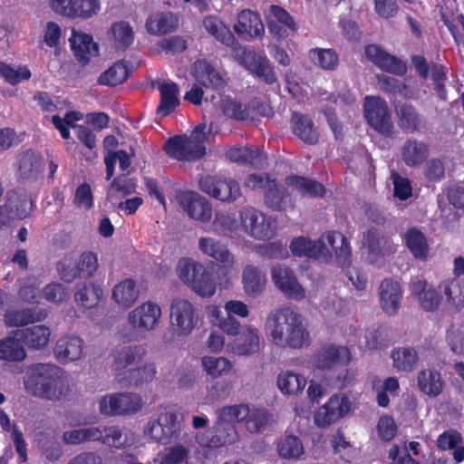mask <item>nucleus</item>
Returning a JSON list of instances; mask_svg holds the SVG:
<instances>
[{
  "mask_svg": "<svg viewBox=\"0 0 464 464\" xmlns=\"http://www.w3.org/2000/svg\"><path fill=\"white\" fill-rule=\"evenodd\" d=\"M203 24L206 30L217 40L233 48L235 59L248 72L258 76L268 84L276 81L274 68L264 53H256L239 46L228 27L215 17H206Z\"/></svg>",
  "mask_w": 464,
  "mask_h": 464,
  "instance_id": "obj_1",
  "label": "nucleus"
},
{
  "mask_svg": "<svg viewBox=\"0 0 464 464\" xmlns=\"http://www.w3.org/2000/svg\"><path fill=\"white\" fill-rule=\"evenodd\" d=\"M24 387L36 397L57 401L68 391L66 372L53 363H34L29 366L24 377Z\"/></svg>",
  "mask_w": 464,
  "mask_h": 464,
  "instance_id": "obj_2",
  "label": "nucleus"
},
{
  "mask_svg": "<svg viewBox=\"0 0 464 464\" xmlns=\"http://www.w3.org/2000/svg\"><path fill=\"white\" fill-rule=\"evenodd\" d=\"M249 413L246 404L224 406L218 411L214 431L207 430L196 435V441L203 449H217L234 443L237 440L235 423L244 421Z\"/></svg>",
  "mask_w": 464,
  "mask_h": 464,
  "instance_id": "obj_3",
  "label": "nucleus"
},
{
  "mask_svg": "<svg viewBox=\"0 0 464 464\" xmlns=\"http://www.w3.org/2000/svg\"><path fill=\"white\" fill-rule=\"evenodd\" d=\"M265 202L273 210H285L292 205L291 194L299 193L305 197L322 196L324 188L322 184L305 178L292 176L285 179L287 191L281 189L274 180H266Z\"/></svg>",
  "mask_w": 464,
  "mask_h": 464,
  "instance_id": "obj_4",
  "label": "nucleus"
},
{
  "mask_svg": "<svg viewBox=\"0 0 464 464\" xmlns=\"http://www.w3.org/2000/svg\"><path fill=\"white\" fill-rule=\"evenodd\" d=\"M200 314L188 299L175 298L169 305V324L177 337L186 338L199 327Z\"/></svg>",
  "mask_w": 464,
  "mask_h": 464,
  "instance_id": "obj_5",
  "label": "nucleus"
},
{
  "mask_svg": "<svg viewBox=\"0 0 464 464\" xmlns=\"http://www.w3.org/2000/svg\"><path fill=\"white\" fill-rule=\"evenodd\" d=\"M177 420L178 415L175 412L160 411L149 419L143 428V435L150 441L168 444L179 436Z\"/></svg>",
  "mask_w": 464,
  "mask_h": 464,
  "instance_id": "obj_6",
  "label": "nucleus"
},
{
  "mask_svg": "<svg viewBox=\"0 0 464 464\" xmlns=\"http://www.w3.org/2000/svg\"><path fill=\"white\" fill-rule=\"evenodd\" d=\"M357 407V402L349 395L334 394L315 411L314 421L318 427H329L348 416Z\"/></svg>",
  "mask_w": 464,
  "mask_h": 464,
  "instance_id": "obj_7",
  "label": "nucleus"
},
{
  "mask_svg": "<svg viewBox=\"0 0 464 464\" xmlns=\"http://www.w3.org/2000/svg\"><path fill=\"white\" fill-rule=\"evenodd\" d=\"M240 226L244 232L257 240H267L276 235V223L272 217L266 216L252 207H246L239 212Z\"/></svg>",
  "mask_w": 464,
  "mask_h": 464,
  "instance_id": "obj_8",
  "label": "nucleus"
},
{
  "mask_svg": "<svg viewBox=\"0 0 464 464\" xmlns=\"http://www.w3.org/2000/svg\"><path fill=\"white\" fill-rule=\"evenodd\" d=\"M162 309L153 301L140 303L128 314L129 324L139 333H150L156 330L161 322Z\"/></svg>",
  "mask_w": 464,
  "mask_h": 464,
  "instance_id": "obj_9",
  "label": "nucleus"
},
{
  "mask_svg": "<svg viewBox=\"0 0 464 464\" xmlns=\"http://www.w3.org/2000/svg\"><path fill=\"white\" fill-rule=\"evenodd\" d=\"M263 338L253 324H244L238 334L227 343V352L237 357L254 356L261 351Z\"/></svg>",
  "mask_w": 464,
  "mask_h": 464,
  "instance_id": "obj_10",
  "label": "nucleus"
},
{
  "mask_svg": "<svg viewBox=\"0 0 464 464\" xmlns=\"http://www.w3.org/2000/svg\"><path fill=\"white\" fill-rule=\"evenodd\" d=\"M199 188L209 197L222 202L231 203L241 197L239 184L230 178L207 176L199 180Z\"/></svg>",
  "mask_w": 464,
  "mask_h": 464,
  "instance_id": "obj_11",
  "label": "nucleus"
},
{
  "mask_svg": "<svg viewBox=\"0 0 464 464\" xmlns=\"http://www.w3.org/2000/svg\"><path fill=\"white\" fill-rule=\"evenodd\" d=\"M319 246H324L327 256H320L324 262L332 261L344 266L351 264V248L346 237L340 232L328 231L321 235L318 239Z\"/></svg>",
  "mask_w": 464,
  "mask_h": 464,
  "instance_id": "obj_12",
  "label": "nucleus"
},
{
  "mask_svg": "<svg viewBox=\"0 0 464 464\" xmlns=\"http://www.w3.org/2000/svg\"><path fill=\"white\" fill-rule=\"evenodd\" d=\"M363 113L368 124L378 132L389 134L392 129L391 113L384 100L377 96H366Z\"/></svg>",
  "mask_w": 464,
  "mask_h": 464,
  "instance_id": "obj_13",
  "label": "nucleus"
},
{
  "mask_svg": "<svg viewBox=\"0 0 464 464\" xmlns=\"http://www.w3.org/2000/svg\"><path fill=\"white\" fill-rule=\"evenodd\" d=\"M271 278L276 287L286 297L295 301L305 298L304 288L289 267L283 265L274 266L271 269Z\"/></svg>",
  "mask_w": 464,
  "mask_h": 464,
  "instance_id": "obj_14",
  "label": "nucleus"
},
{
  "mask_svg": "<svg viewBox=\"0 0 464 464\" xmlns=\"http://www.w3.org/2000/svg\"><path fill=\"white\" fill-rule=\"evenodd\" d=\"M296 312L290 307H281L270 312L266 318L264 331L267 339L278 346L284 341V334L287 325L291 324Z\"/></svg>",
  "mask_w": 464,
  "mask_h": 464,
  "instance_id": "obj_15",
  "label": "nucleus"
},
{
  "mask_svg": "<svg viewBox=\"0 0 464 464\" xmlns=\"http://www.w3.org/2000/svg\"><path fill=\"white\" fill-rule=\"evenodd\" d=\"M352 361V354L346 346L326 344L313 357L314 370H330L335 365H347Z\"/></svg>",
  "mask_w": 464,
  "mask_h": 464,
  "instance_id": "obj_16",
  "label": "nucleus"
},
{
  "mask_svg": "<svg viewBox=\"0 0 464 464\" xmlns=\"http://www.w3.org/2000/svg\"><path fill=\"white\" fill-rule=\"evenodd\" d=\"M177 198L179 206L190 218L201 223H207L211 219V203L199 194L186 191L179 194Z\"/></svg>",
  "mask_w": 464,
  "mask_h": 464,
  "instance_id": "obj_17",
  "label": "nucleus"
},
{
  "mask_svg": "<svg viewBox=\"0 0 464 464\" xmlns=\"http://www.w3.org/2000/svg\"><path fill=\"white\" fill-rule=\"evenodd\" d=\"M166 153L178 160H197L202 158L206 152L204 146L193 145L186 136H175L165 144Z\"/></svg>",
  "mask_w": 464,
  "mask_h": 464,
  "instance_id": "obj_18",
  "label": "nucleus"
},
{
  "mask_svg": "<svg viewBox=\"0 0 464 464\" xmlns=\"http://www.w3.org/2000/svg\"><path fill=\"white\" fill-rule=\"evenodd\" d=\"M84 341L74 334L61 336L54 346L55 358L62 363H68L80 360L83 355Z\"/></svg>",
  "mask_w": 464,
  "mask_h": 464,
  "instance_id": "obj_19",
  "label": "nucleus"
},
{
  "mask_svg": "<svg viewBox=\"0 0 464 464\" xmlns=\"http://www.w3.org/2000/svg\"><path fill=\"white\" fill-rule=\"evenodd\" d=\"M410 290L424 311H436L441 304L442 297L440 292L426 281L416 280L412 282Z\"/></svg>",
  "mask_w": 464,
  "mask_h": 464,
  "instance_id": "obj_20",
  "label": "nucleus"
},
{
  "mask_svg": "<svg viewBox=\"0 0 464 464\" xmlns=\"http://www.w3.org/2000/svg\"><path fill=\"white\" fill-rule=\"evenodd\" d=\"M365 55L382 71L397 75H402L406 72V65L401 60L384 52L378 45H368L365 48Z\"/></svg>",
  "mask_w": 464,
  "mask_h": 464,
  "instance_id": "obj_21",
  "label": "nucleus"
},
{
  "mask_svg": "<svg viewBox=\"0 0 464 464\" xmlns=\"http://www.w3.org/2000/svg\"><path fill=\"white\" fill-rule=\"evenodd\" d=\"M290 323L284 334L285 340L280 342L278 347L301 349L309 346L311 343L310 334L304 324L302 316L296 313Z\"/></svg>",
  "mask_w": 464,
  "mask_h": 464,
  "instance_id": "obj_22",
  "label": "nucleus"
},
{
  "mask_svg": "<svg viewBox=\"0 0 464 464\" xmlns=\"http://www.w3.org/2000/svg\"><path fill=\"white\" fill-rule=\"evenodd\" d=\"M379 295L382 311L390 315L397 314L402 300V290L400 284L391 279L383 280L380 285Z\"/></svg>",
  "mask_w": 464,
  "mask_h": 464,
  "instance_id": "obj_23",
  "label": "nucleus"
},
{
  "mask_svg": "<svg viewBox=\"0 0 464 464\" xmlns=\"http://www.w3.org/2000/svg\"><path fill=\"white\" fill-rule=\"evenodd\" d=\"M196 82L208 88H220L225 84L224 77L219 70L206 60L196 61L191 68Z\"/></svg>",
  "mask_w": 464,
  "mask_h": 464,
  "instance_id": "obj_24",
  "label": "nucleus"
},
{
  "mask_svg": "<svg viewBox=\"0 0 464 464\" xmlns=\"http://www.w3.org/2000/svg\"><path fill=\"white\" fill-rule=\"evenodd\" d=\"M19 331H13L0 339V361L6 362H21L27 357L24 345L17 336Z\"/></svg>",
  "mask_w": 464,
  "mask_h": 464,
  "instance_id": "obj_25",
  "label": "nucleus"
},
{
  "mask_svg": "<svg viewBox=\"0 0 464 464\" xmlns=\"http://www.w3.org/2000/svg\"><path fill=\"white\" fill-rule=\"evenodd\" d=\"M269 31L277 38L287 36V30L295 32L296 24L288 12L278 5H271L267 16Z\"/></svg>",
  "mask_w": 464,
  "mask_h": 464,
  "instance_id": "obj_26",
  "label": "nucleus"
},
{
  "mask_svg": "<svg viewBox=\"0 0 464 464\" xmlns=\"http://www.w3.org/2000/svg\"><path fill=\"white\" fill-rule=\"evenodd\" d=\"M200 367L211 379L225 377L234 371L233 362L222 355L205 354L201 356Z\"/></svg>",
  "mask_w": 464,
  "mask_h": 464,
  "instance_id": "obj_27",
  "label": "nucleus"
},
{
  "mask_svg": "<svg viewBox=\"0 0 464 464\" xmlns=\"http://www.w3.org/2000/svg\"><path fill=\"white\" fill-rule=\"evenodd\" d=\"M234 30L246 38L258 37L265 32L260 16L250 10H244L238 14Z\"/></svg>",
  "mask_w": 464,
  "mask_h": 464,
  "instance_id": "obj_28",
  "label": "nucleus"
},
{
  "mask_svg": "<svg viewBox=\"0 0 464 464\" xmlns=\"http://www.w3.org/2000/svg\"><path fill=\"white\" fill-rule=\"evenodd\" d=\"M266 273L254 265H246L242 271V285L244 292L250 297H256L266 287Z\"/></svg>",
  "mask_w": 464,
  "mask_h": 464,
  "instance_id": "obj_29",
  "label": "nucleus"
},
{
  "mask_svg": "<svg viewBox=\"0 0 464 464\" xmlns=\"http://www.w3.org/2000/svg\"><path fill=\"white\" fill-rule=\"evenodd\" d=\"M306 384V378L292 370L281 371L276 377V386L285 396H298Z\"/></svg>",
  "mask_w": 464,
  "mask_h": 464,
  "instance_id": "obj_30",
  "label": "nucleus"
},
{
  "mask_svg": "<svg viewBox=\"0 0 464 464\" xmlns=\"http://www.w3.org/2000/svg\"><path fill=\"white\" fill-rule=\"evenodd\" d=\"M69 41L74 55L82 63H87L98 54L97 44L85 33L73 31Z\"/></svg>",
  "mask_w": 464,
  "mask_h": 464,
  "instance_id": "obj_31",
  "label": "nucleus"
},
{
  "mask_svg": "<svg viewBox=\"0 0 464 464\" xmlns=\"http://www.w3.org/2000/svg\"><path fill=\"white\" fill-rule=\"evenodd\" d=\"M198 247L203 255L209 256L220 263L230 266L235 263L234 256L227 250V246L213 237H199Z\"/></svg>",
  "mask_w": 464,
  "mask_h": 464,
  "instance_id": "obj_32",
  "label": "nucleus"
},
{
  "mask_svg": "<svg viewBox=\"0 0 464 464\" xmlns=\"http://www.w3.org/2000/svg\"><path fill=\"white\" fill-rule=\"evenodd\" d=\"M179 25L178 17L172 13H154L146 21L147 31L153 35L173 32Z\"/></svg>",
  "mask_w": 464,
  "mask_h": 464,
  "instance_id": "obj_33",
  "label": "nucleus"
},
{
  "mask_svg": "<svg viewBox=\"0 0 464 464\" xmlns=\"http://www.w3.org/2000/svg\"><path fill=\"white\" fill-rule=\"evenodd\" d=\"M140 291L134 280L127 278L112 289L111 298L121 308L130 307L139 298Z\"/></svg>",
  "mask_w": 464,
  "mask_h": 464,
  "instance_id": "obj_34",
  "label": "nucleus"
},
{
  "mask_svg": "<svg viewBox=\"0 0 464 464\" xmlns=\"http://www.w3.org/2000/svg\"><path fill=\"white\" fill-rule=\"evenodd\" d=\"M392 366L398 372H410L415 369L419 362L417 350L410 346L393 348L391 352Z\"/></svg>",
  "mask_w": 464,
  "mask_h": 464,
  "instance_id": "obj_35",
  "label": "nucleus"
},
{
  "mask_svg": "<svg viewBox=\"0 0 464 464\" xmlns=\"http://www.w3.org/2000/svg\"><path fill=\"white\" fill-rule=\"evenodd\" d=\"M367 248L369 250V259L375 263L379 256H384L393 251V244L390 238L381 236L376 230H369L366 236Z\"/></svg>",
  "mask_w": 464,
  "mask_h": 464,
  "instance_id": "obj_36",
  "label": "nucleus"
},
{
  "mask_svg": "<svg viewBox=\"0 0 464 464\" xmlns=\"http://www.w3.org/2000/svg\"><path fill=\"white\" fill-rule=\"evenodd\" d=\"M18 334L28 348L40 350L48 344L51 331L47 326L40 324L24 328Z\"/></svg>",
  "mask_w": 464,
  "mask_h": 464,
  "instance_id": "obj_37",
  "label": "nucleus"
},
{
  "mask_svg": "<svg viewBox=\"0 0 464 464\" xmlns=\"http://www.w3.org/2000/svg\"><path fill=\"white\" fill-rule=\"evenodd\" d=\"M289 248L294 256L299 257L321 259L320 256H327L324 246H319L318 240L314 241L304 237H295Z\"/></svg>",
  "mask_w": 464,
  "mask_h": 464,
  "instance_id": "obj_38",
  "label": "nucleus"
},
{
  "mask_svg": "<svg viewBox=\"0 0 464 464\" xmlns=\"http://www.w3.org/2000/svg\"><path fill=\"white\" fill-rule=\"evenodd\" d=\"M419 389L426 395L437 397L443 390L440 373L433 369H424L417 375Z\"/></svg>",
  "mask_w": 464,
  "mask_h": 464,
  "instance_id": "obj_39",
  "label": "nucleus"
},
{
  "mask_svg": "<svg viewBox=\"0 0 464 464\" xmlns=\"http://www.w3.org/2000/svg\"><path fill=\"white\" fill-rule=\"evenodd\" d=\"M109 37L116 49L125 50L134 41V31L129 22L118 21L111 25Z\"/></svg>",
  "mask_w": 464,
  "mask_h": 464,
  "instance_id": "obj_40",
  "label": "nucleus"
},
{
  "mask_svg": "<svg viewBox=\"0 0 464 464\" xmlns=\"http://www.w3.org/2000/svg\"><path fill=\"white\" fill-rule=\"evenodd\" d=\"M160 103L157 108V114L165 117L179 105V88L174 82L160 84Z\"/></svg>",
  "mask_w": 464,
  "mask_h": 464,
  "instance_id": "obj_41",
  "label": "nucleus"
},
{
  "mask_svg": "<svg viewBox=\"0 0 464 464\" xmlns=\"http://www.w3.org/2000/svg\"><path fill=\"white\" fill-rule=\"evenodd\" d=\"M226 156L231 161L241 164H251L256 168L262 167L265 155L258 149L249 147H232L229 148Z\"/></svg>",
  "mask_w": 464,
  "mask_h": 464,
  "instance_id": "obj_42",
  "label": "nucleus"
},
{
  "mask_svg": "<svg viewBox=\"0 0 464 464\" xmlns=\"http://www.w3.org/2000/svg\"><path fill=\"white\" fill-rule=\"evenodd\" d=\"M103 296V289L101 284L90 282L79 288L74 299L77 304L84 309L95 307Z\"/></svg>",
  "mask_w": 464,
  "mask_h": 464,
  "instance_id": "obj_43",
  "label": "nucleus"
},
{
  "mask_svg": "<svg viewBox=\"0 0 464 464\" xmlns=\"http://www.w3.org/2000/svg\"><path fill=\"white\" fill-rule=\"evenodd\" d=\"M276 450L281 459L297 460L304 453L302 440L295 435H285L278 440Z\"/></svg>",
  "mask_w": 464,
  "mask_h": 464,
  "instance_id": "obj_44",
  "label": "nucleus"
},
{
  "mask_svg": "<svg viewBox=\"0 0 464 464\" xmlns=\"http://www.w3.org/2000/svg\"><path fill=\"white\" fill-rule=\"evenodd\" d=\"M439 288L444 293L448 303L455 309L459 310L464 306V282L452 278L441 282Z\"/></svg>",
  "mask_w": 464,
  "mask_h": 464,
  "instance_id": "obj_45",
  "label": "nucleus"
},
{
  "mask_svg": "<svg viewBox=\"0 0 464 464\" xmlns=\"http://www.w3.org/2000/svg\"><path fill=\"white\" fill-rule=\"evenodd\" d=\"M131 72V69L125 61L113 63L109 69L102 72L98 82L102 85L116 86L124 82Z\"/></svg>",
  "mask_w": 464,
  "mask_h": 464,
  "instance_id": "obj_46",
  "label": "nucleus"
},
{
  "mask_svg": "<svg viewBox=\"0 0 464 464\" xmlns=\"http://www.w3.org/2000/svg\"><path fill=\"white\" fill-rule=\"evenodd\" d=\"M203 266L204 265L198 261L183 257L179 260L176 272L179 278L190 287L198 276L203 272Z\"/></svg>",
  "mask_w": 464,
  "mask_h": 464,
  "instance_id": "obj_47",
  "label": "nucleus"
},
{
  "mask_svg": "<svg viewBox=\"0 0 464 464\" xmlns=\"http://www.w3.org/2000/svg\"><path fill=\"white\" fill-rule=\"evenodd\" d=\"M5 207L8 208L10 215L24 218L32 210L33 202L24 193L10 191L6 195Z\"/></svg>",
  "mask_w": 464,
  "mask_h": 464,
  "instance_id": "obj_48",
  "label": "nucleus"
},
{
  "mask_svg": "<svg viewBox=\"0 0 464 464\" xmlns=\"http://www.w3.org/2000/svg\"><path fill=\"white\" fill-rule=\"evenodd\" d=\"M292 128L296 136L304 142L313 144L318 140V133L314 128L311 120L307 117L294 113L292 117Z\"/></svg>",
  "mask_w": 464,
  "mask_h": 464,
  "instance_id": "obj_49",
  "label": "nucleus"
},
{
  "mask_svg": "<svg viewBox=\"0 0 464 464\" xmlns=\"http://www.w3.org/2000/svg\"><path fill=\"white\" fill-rule=\"evenodd\" d=\"M0 76L9 84L16 85L31 78L30 69L25 65L6 63L0 61Z\"/></svg>",
  "mask_w": 464,
  "mask_h": 464,
  "instance_id": "obj_50",
  "label": "nucleus"
},
{
  "mask_svg": "<svg viewBox=\"0 0 464 464\" xmlns=\"http://www.w3.org/2000/svg\"><path fill=\"white\" fill-rule=\"evenodd\" d=\"M405 242L412 255L420 260L429 256V246L424 235L417 228H410L405 234Z\"/></svg>",
  "mask_w": 464,
  "mask_h": 464,
  "instance_id": "obj_51",
  "label": "nucleus"
},
{
  "mask_svg": "<svg viewBox=\"0 0 464 464\" xmlns=\"http://www.w3.org/2000/svg\"><path fill=\"white\" fill-rule=\"evenodd\" d=\"M102 443L115 448L131 446L134 442V433L128 430L122 432L117 427H104Z\"/></svg>",
  "mask_w": 464,
  "mask_h": 464,
  "instance_id": "obj_52",
  "label": "nucleus"
},
{
  "mask_svg": "<svg viewBox=\"0 0 464 464\" xmlns=\"http://www.w3.org/2000/svg\"><path fill=\"white\" fill-rule=\"evenodd\" d=\"M17 169L22 177H32L42 170L41 157L32 150L24 152L18 158Z\"/></svg>",
  "mask_w": 464,
  "mask_h": 464,
  "instance_id": "obj_53",
  "label": "nucleus"
},
{
  "mask_svg": "<svg viewBox=\"0 0 464 464\" xmlns=\"http://www.w3.org/2000/svg\"><path fill=\"white\" fill-rule=\"evenodd\" d=\"M220 107L226 116L238 121H245L253 117L252 111L256 110L254 104L248 107L243 106L240 102L231 98H223Z\"/></svg>",
  "mask_w": 464,
  "mask_h": 464,
  "instance_id": "obj_54",
  "label": "nucleus"
},
{
  "mask_svg": "<svg viewBox=\"0 0 464 464\" xmlns=\"http://www.w3.org/2000/svg\"><path fill=\"white\" fill-rule=\"evenodd\" d=\"M145 354V349L141 345L126 346L116 351L115 364L117 368H125L136 361L140 360Z\"/></svg>",
  "mask_w": 464,
  "mask_h": 464,
  "instance_id": "obj_55",
  "label": "nucleus"
},
{
  "mask_svg": "<svg viewBox=\"0 0 464 464\" xmlns=\"http://www.w3.org/2000/svg\"><path fill=\"white\" fill-rule=\"evenodd\" d=\"M39 320L31 309L7 310L4 315V323L7 327H18L26 325Z\"/></svg>",
  "mask_w": 464,
  "mask_h": 464,
  "instance_id": "obj_56",
  "label": "nucleus"
},
{
  "mask_svg": "<svg viewBox=\"0 0 464 464\" xmlns=\"http://www.w3.org/2000/svg\"><path fill=\"white\" fill-rule=\"evenodd\" d=\"M190 288L201 297H210L216 293L217 285L213 275L203 266V272Z\"/></svg>",
  "mask_w": 464,
  "mask_h": 464,
  "instance_id": "obj_57",
  "label": "nucleus"
},
{
  "mask_svg": "<svg viewBox=\"0 0 464 464\" xmlns=\"http://www.w3.org/2000/svg\"><path fill=\"white\" fill-rule=\"evenodd\" d=\"M311 61L324 70H334L338 65V56L331 49L316 48L310 51Z\"/></svg>",
  "mask_w": 464,
  "mask_h": 464,
  "instance_id": "obj_58",
  "label": "nucleus"
},
{
  "mask_svg": "<svg viewBox=\"0 0 464 464\" xmlns=\"http://www.w3.org/2000/svg\"><path fill=\"white\" fill-rule=\"evenodd\" d=\"M118 415L131 414L142 407V400L139 394L131 392L116 393Z\"/></svg>",
  "mask_w": 464,
  "mask_h": 464,
  "instance_id": "obj_59",
  "label": "nucleus"
},
{
  "mask_svg": "<svg viewBox=\"0 0 464 464\" xmlns=\"http://www.w3.org/2000/svg\"><path fill=\"white\" fill-rule=\"evenodd\" d=\"M213 231L220 235H231L238 228V224L233 215L218 211L212 223Z\"/></svg>",
  "mask_w": 464,
  "mask_h": 464,
  "instance_id": "obj_60",
  "label": "nucleus"
},
{
  "mask_svg": "<svg viewBox=\"0 0 464 464\" xmlns=\"http://www.w3.org/2000/svg\"><path fill=\"white\" fill-rule=\"evenodd\" d=\"M427 150L422 143L409 141L403 149V160L409 166H415L426 158Z\"/></svg>",
  "mask_w": 464,
  "mask_h": 464,
  "instance_id": "obj_61",
  "label": "nucleus"
},
{
  "mask_svg": "<svg viewBox=\"0 0 464 464\" xmlns=\"http://www.w3.org/2000/svg\"><path fill=\"white\" fill-rule=\"evenodd\" d=\"M101 10L100 0H74L72 18L90 19Z\"/></svg>",
  "mask_w": 464,
  "mask_h": 464,
  "instance_id": "obj_62",
  "label": "nucleus"
},
{
  "mask_svg": "<svg viewBox=\"0 0 464 464\" xmlns=\"http://www.w3.org/2000/svg\"><path fill=\"white\" fill-rule=\"evenodd\" d=\"M188 455V450L182 444H176L172 447L168 448L161 459L155 458L154 463L158 464H179L187 459Z\"/></svg>",
  "mask_w": 464,
  "mask_h": 464,
  "instance_id": "obj_63",
  "label": "nucleus"
},
{
  "mask_svg": "<svg viewBox=\"0 0 464 464\" xmlns=\"http://www.w3.org/2000/svg\"><path fill=\"white\" fill-rule=\"evenodd\" d=\"M446 341L454 354L464 357V325L452 326L449 329Z\"/></svg>",
  "mask_w": 464,
  "mask_h": 464,
  "instance_id": "obj_64",
  "label": "nucleus"
}]
</instances>
